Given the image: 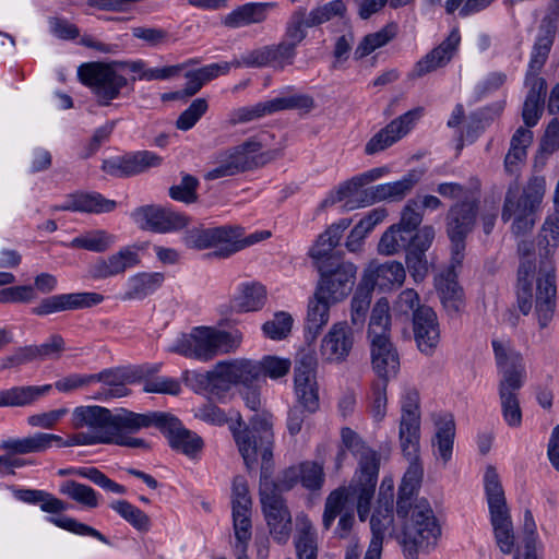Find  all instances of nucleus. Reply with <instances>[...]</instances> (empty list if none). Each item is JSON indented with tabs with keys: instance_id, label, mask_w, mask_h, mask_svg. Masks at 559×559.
<instances>
[{
	"instance_id": "1",
	"label": "nucleus",
	"mask_w": 559,
	"mask_h": 559,
	"mask_svg": "<svg viewBox=\"0 0 559 559\" xmlns=\"http://www.w3.org/2000/svg\"><path fill=\"white\" fill-rule=\"evenodd\" d=\"M197 59H189L186 62L165 66L162 68H147L142 60L136 61H111V62H86L79 67L78 75L80 81L91 88L93 94L105 100L118 98L129 81L119 71L129 70L135 75L132 81L145 80H168L178 76L182 71L186 79L185 86L180 90L163 93L160 102L188 103L205 84L229 71V64L212 63L198 69H190L198 64Z\"/></svg>"
},
{
	"instance_id": "2",
	"label": "nucleus",
	"mask_w": 559,
	"mask_h": 559,
	"mask_svg": "<svg viewBox=\"0 0 559 559\" xmlns=\"http://www.w3.org/2000/svg\"><path fill=\"white\" fill-rule=\"evenodd\" d=\"M341 437L345 448L357 459L358 467L347 487H338L325 499L322 525L329 531L335 519L340 516L334 535L338 538H347L355 524L354 509L348 504L349 498L357 500L359 520L365 522L374 497L381 459L380 454L367 445L353 429L343 428Z\"/></svg>"
},
{
	"instance_id": "3",
	"label": "nucleus",
	"mask_w": 559,
	"mask_h": 559,
	"mask_svg": "<svg viewBox=\"0 0 559 559\" xmlns=\"http://www.w3.org/2000/svg\"><path fill=\"white\" fill-rule=\"evenodd\" d=\"M162 418V416H158V412L139 414L127 408H118L112 412L98 405L79 406L72 412L71 425L74 429L86 427L87 431L71 435L64 444H118L146 450L150 445L144 439L126 437L123 433H135L140 429L148 427L158 429Z\"/></svg>"
},
{
	"instance_id": "4",
	"label": "nucleus",
	"mask_w": 559,
	"mask_h": 559,
	"mask_svg": "<svg viewBox=\"0 0 559 559\" xmlns=\"http://www.w3.org/2000/svg\"><path fill=\"white\" fill-rule=\"evenodd\" d=\"M492 348L498 368L502 372L499 383V396L502 415L510 427H519L522 423V411L516 391L523 385L525 368L522 355L498 340L492 341Z\"/></svg>"
},
{
	"instance_id": "5",
	"label": "nucleus",
	"mask_w": 559,
	"mask_h": 559,
	"mask_svg": "<svg viewBox=\"0 0 559 559\" xmlns=\"http://www.w3.org/2000/svg\"><path fill=\"white\" fill-rule=\"evenodd\" d=\"M270 231H262L245 237L243 228L237 225H223L211 228L194 227L185 231L182 242L187 248L195 250L214 248L215 250L211 253L213 257L226 259L270 237Z\"/></svg>"
},
{
	"instance_id": "6",
	"label": "nucleus",
	"mask_w": 559,
	"mask_h": 559,
	"mask_svg": "<svg viewBox=\"0 0 559 559\" xmlns=\"http://www.w3.org/2000/svg\"><path fill=\"white\" fill-rule=\"evenodd\" d=\"M242 343V333L199 326L182 334L169 348L170 352L201 361L212 360L219 354L235 353Z\"/></svg>"
},
{
	"instance_id": "7",
	"label": "nucleus",
	"mask_w": 559,
	"mask_h": 559,
	"mask_svg": "<svg viewBox=\"0 0 559 559\" xmlns=\"http://www.w3.org/2000/svg\"><path fill=\"white\" fill-rule=\"evenodd\" d=\"M545 179L543 177L532 178L523 194L519 198L520 187L518 182L509 186L506 193L501 218L508 222L514 216L512 233L522 236L530 233L535 225V212L545 193Z\"/></svg>"
},
{
	"instance_id": "8",
	"label": "nucleus",
	"mask_w": 559,
	"mask_h": 559,
	"mask_svg": "<svg viewBox=\"0 0 559 559\" xmlns=\"http://www.w3.org/2000/svg\"><path fill=\"white\" fill-rule=\"evenodd\" d=\"M231 430L247 468H253L259 457L262 460V469L269 468L273 457L274 441L271 423L255 415L250 426H246L239 417L237 427H231Z\"/></svg>"
},
{
	"instance_id": "9",
	"label": "nucleus",
	"mask_w": 559,
	"mask_h": 559,
	"mask_svg": "<svg viewBox=\"0 0 559 559\" xmlns=\"http://www.w3.org/2000/svg\"><path fill=\"white\" fill-rule=\"evenodd\" d=\"M484 484L496 543L502 554L509 555L514 550L515 535L504 490L492 465L486 468Z\"/></svg>"
},
{
	"instance_id": "10",
	"label": "nucleus",
	"mask_w": 559,
	"mask_h": 559,
	"mask_svg": "<svg viewBox=\"0 0 559 559\" xmlns=\"http://www.w3.org/2000/svg\"><path fill=\"white\" fill-rule=\"evenodd\" d=\"M441 530L427 502L413 507L411 519L404 523L403 546L407 559H416L419 550L436 544Z\"/></svg>"
},
{
	"instance_id": "11",
	"label": "nucleus",
	"mask_w": 559,
	"mask_h": 559,
	"mask_svg": "<svg viewBox=\"0 0 559 559\" xmlns=\"http://www.w3.org/2000/svg\"><path fill=\"white\" fill-rule=\"evenodd\" d=\"M258 361L239 358L217 362L206 372L207 386L212 394H224L231 385L242 388L254 384L260 380Z\"/></svg>"
},
{
	"instance_id": "12",
	"label": "nucleus",
	"mask_w": 559,
	"mask_h": 559,
	"mask_svg": "<svg viewBox=\"0 0 559 559\" xmlns=\"http://www.w3.org/2000/svg\"><path fill=\"white\" fill-rule=\"evenodd\" d=\"M478 215V201L464 199L457 201L447 212L445 231L451 241L453 261L462 263L465 250V239L475 227Z\"/></svg>"
},
{
	"instance_id": "13",
	"label": "nucleus",
	"mask_w": 559,
	"mask_h": 559,
	"mask_svg": "<svg viewBox=\"0 0 559 559\" xmlns=\"http://www.w3.org/2000/svg\"><path fill=\"white\" fill-rule=\"evenodd\" d=\"M260 502L271 536L277 544H286L293 530L292 514L285 499L267 478L260 481Z\"/></svg>"
},
{
	"instance_id": "14",
	"label": "nucleus",
	"mask_w": 559,
	"mask_h": 559,
	"mask_svg": "<svg viewBox=\"0 0 559 559\" xmlns=\"http://www.w3.org/2000/svg\"><path fill=\"white\" fill-rule=\"evenodd\" d=\"M318 359L316 350L310 346L298 350L295 358V391L309 413L319 408V391L317 383Z\"/></svg>"
},
{
	"instance_id": "15",
	"label": "nucleus",
	"mask_w": 559,
	"mask_h": 559,
	"mask_svg": "<svg viewBox=\"0 0 559 559\" xmlns=\"http://www.w3.org/2000/svg\"><path fill=\"white\" fill-rule=\"evenodd\" d=\"M346 5L343 0H333L307 13L305 8L295 10L285 27L284 39L299 45L307 36L306 28L319 26L334 16H343Z\"/></svg>"
},
{
	"instance_id": "16",
	"label": "nucleus",
	"mask_w": 559,
	"mask_h": 559,
	"mask_svg": "<svg viewBox=\"0 0 559 559\" xmlns=\"http://www.w3.org/2000/svg\"><path fill=\"white\" fill-rule=\"evenodd\" d=\"M318 271L321 277L316 288L317 296L337 304L352 292L357 273V267L352 262L326 263L325 269Z\"/></svg>"
},
{
	"instance_id": "17",
	"label": "nucleus",
	"mask_w": 559,
	"mask_h": 559,
	"mask_svg": "<svg viewBox=\"0 0 559 559\" xmlns=\"http://www.w3.org/2000/svg\"><path fill=\"white\" fill-rule=\"evenodd\" d=\"M131 218L140 229L157 234L178 231L186 228L190 223V217L183 213L156 204L136 207L132 211Z\"/></svg>"
},
{
	"instance_id": "18",
	"label": "nucleus",
	"mask_w": 559,
	"mask_h": 559,
	"mask_svg": "<svg viewBox=\"0 0 559 559\" xmlns=\"http://www.w3.org/2000/svg\"><path fill=\"white\" fill-rule=\"evenodd\" d=\"M518 252L521 257L516 284L518 306L523 314H527L533 305L534 284L537 283L538 265L535 259L532 258L534 253L532 242L526 240L520 241Z\"/></svg>"
},
{
	"instance_id": "19",
	"label": "nucleus",
	"mask_w": 559,
	"mask_h": 559,
	"mask_svg": "<svg viewBox=\"0 0 559 559\" xmlns=\"http://www.w3.org/2000/svg\"><path fill=\"white\" fill-rule=\"evenodd\" d=\"M233 520L235 537L240 546L241 554H245L247 543L251 538V498L247 481L243 477L237 476L233 483Z\"/></svg>"
},
{
	"instance_id": "20",
	"label": "nucleus",
	"mask_w": 559,
	"mask_h": 559,
	"mask_svg": "<svg viewBox=\"0 0 559 559\" xmlns=\"http://www.w3.org/2000/svg\"><path fill=\"white\" fill-rule=\"evenodd\" d=\"M419 395L415 390L405 393L402 401L400 441L404 455H414L419 450Z\"/></svg>"
},
{
	"instance_id": "21",
	"label": "nucleus",
	"mask_w": 559,
	"mask_h": 559,
	"mask_svg": "<svg viewBox=\"0 0 559 559\" xmlns=\"http://www.w3.org/2000/svg\"><path fill=\"white\" fill-rule=\"evenodd\" d=\"M162 164V157L150 151H139L104 159L102 170L115 178H128Z\"/></svg>"
},
{
	"instance_id": "22",
	"label": "nucleus",
	"mask_w": 559,
	"mask_h": 559,
	"mask_svg": "<svg viewBox=\"0 0 559 559\" xmlns=\"http://www.w3.org/2000/svg\"><path fill=\"white\" fill-rule=\"evenodd\" d=\"M162 423L158 429L167 437L170 447L194 459L203 449V440L195 432L186 429L180 420L169 413L158 412Z\"/></svg>"
},
{
	"instance_id": "23",
	"label": "nucleus",
	"mask_w": 559,
	"mask_h": 559,
	"mask_svg": "<svg viewBox=\"0 0 559 559\" xmlns=\"http://www.w3.org/2000/svg\"><path fill=\"white\" fill-rule=\"evenodd\" d=\"M423 116L420 107H415L390 122L385 128L377 132L366 144L365 153L374 155L393 145L402 136L407 134L417 120Z\"/></svg>"
},
{
	"instance_id": "24",
	"label": "nucleus",
	"mask_w": 559,
	"mask_h": 559,
	"mask_svg": "<svg viewBox=\"0 0 559 559\" xmlns=\"http://www.w3.org/2000/svg\"><path fill=\"white\" fill-rule=\"evenodd\" d=\"M140 262L138 252L132 247H124L107 258H97L88 265L86 276L94 281L107 280L123 274Z\"/></svg>"
},
{
	"instance_id": "25",
	"label": "nucleus",
	"mask_w": 559,
	"mask_h": 559,
	"mask_svg": "<svg viewBox=\"0 0 559 559\" xmlns=\"http://www.w3.org/2000/svg\"><path fill=\"white\" fill-rule=\"evenodd\" d=\"M555 266L544 262L538 271L536 286V313L540 329L550 322L556 306V274Z\"/></svg>"
},
{
	"instance_id": "26",
	"label": "nucleus",
	"mask_w": 559,
	"mask_h": 559,
	"mask_svg": "<svg viewBox=\"0 0 559 559\" xmlns=\"http://www.w3.org/2000/svg\"><path fill=\"white\" fill-rule=\"evenodd\" d=\"M350 223V219L343 218L329 226L324 233L319 235L316 243L309 251V255L317 269H325L326 263L343 261L342 254L334 252V249L340 243L344 230L349 227Z\"/></svg>"
},
{
	"instance_id": "27",
	"label": "nucleus",
	"mask_w": 559,
	"mask_h": 559,
	"mask_svg": "<svg viewBox=\"0 0 559 559\" xmlns=\"http://www.w3.org/2000/svg\"><path fill=\"white\" fill-rule=\"evenodd\" d=\"M413 331L418 349L425 355H431L440 338L437 314L431 307H417L413 317Z\"/></svg>"
},
{
	"instance_id": "28",
	"label": "nucleus",
	"mask_w": 559,
	"mask_h": 559,
	"mask_svg": "<svg viewBox=\"0 0 559 559\" xmlns=\"http://www.w3.org/2000/svg\"><path fill=\"white\" fill-rule=\"evenodd\" d=\"M104 300V296L97 293H71L53 295L44 298L32 312L36 316H47L55 312L90 308Z\"/></svg>"
},
{
	"instance_id": "29",
	"label": "nucleus",
	"mask_w": 559,
	"mask_h": 559,
	"mask_svg": "<svg viewBox=\"0 0 559 559\" xmlns=\"http://www.w3.org/2000/svg\"><path fill=\"white\" fill-rule=\"evenodd\" d=\"M371 365L379 380L389 381L400 370L399 353L391 342L390 336L369 340Z\"/></svg>"
},
{
	"instance_id": "30",
	"label": "nucleus",
	"mask_w": 559,
	"mask_h": 559,
	"mask_svg": "<svg viewBox=\"0 0 559 559\" xmlns=\"http://www.w3.org/2000/svg\"><path fill=\"white\" fill-rule=\"evenodd\" d=\"M433 238V227L424 226L417 230L413 241L406 248V265L415 282L423 281L428 274L426 251L430 248Z\"/></svg>"
},
{
	"instance_id": "31",
	"label": "nucleus",
	"mask_w": 559,
	"mask_h": 559,
	"mask_svg": "<svg viewBox=\"0 0 559 559\" xmlns=\"http://www.w3.org/2000/svg\"><path fill=\"white\" fill-rule=\"evenodd\" d=\"M353 345L352 329L344 322L335 323L322 340L321 356L328 362H343L349 355Z\"/></svg>"
},
{
	"instance_id": "32",
	"label": "nucleus",
	"mask_w": 559,
	"mask_h": 559,
	"mask_svg": "<svg viewBox=\"0 0 559 559\" xmlns=\"http://www.w3.org/2000/svg\"><path fill=\"white\" fill-rule=\"evenodd\" d=\"M405 269L401 262L388 261L385 263L371 262L365 270L361 282L371 288L390 289L401 286L405 281Z\"/></svg>"
},
{
	"instance_id": "33",
	"label": "nucleus",
	"mask_w": 559,
	"mask_h": 559,
	"mask_svg": "<svg viewBox=\"0 0 559 559\" xmlns=\"http://www.w3.org/2000/svg\"><path fill=\"white\" fill-rule=\"evenodd\" d=\"M459 265L452 258L451 266L435 278L439 298L450 316L457 314L464 306L463 289L459 285L454 272L455 266Z\"/></svg>"
},
{
	"instance_id": "34",
	"label": "nucleus",
	"mask_w": 559,
	"mask_h": 559,
	"mask_svg": "<svg viewBox=\"0 0 559 559\" xmlns=\"http://www.w3.org/2000/svg\"><path fill=\"white\" fill-rule=\"evenodd\" d=\"M461 40L457 29H453L449 36L435 49L420 59L413 70V76H424L425 74L444 67L452 58Z\"/></svg>"
},
{
	"instance_id": "35",
	"label": "nucleus",
	"mask_w": 559,
	"mask_h": 559,
	"mask_svg": "<svg viewBox=\"0 0 559 559\" xmlns=\"http://www.w3.org/2000/svg\"><path fill=\"white\" fill-rule=\"evenodd\" d=\"M419 179L420 175L417 171L412 170L401 180L370 187L366 194V202L376 203L381 201H401L413 190Z\"/></svg>"
},
{
	"instance_id": "36",
	"label": "nucleus",
	"mask_w": 559,
	"mask_h": 559,
	"mask_svg": "<svg viewBox=\"0 0 559 559\" xmlns=\"http://www.w3.org/2000/svg\"><path fill=\"white\" fill-rule=\"evenodd\" d=\"M275 7V2H249L225 15L222 24L227 28H240L251 24H260L266 20L269 11Z\"/></svg>"
},
{
	"instance_id": "37",
	"label": "nucleus",
	"mask_w": 559,
	"mask_h": 559,
	"mask_svg": "<svg viewBox=\"0 0 559 559\" xmlns=\"http://www.w3.org/2000/svg\"><path fill=\"white\" fill-rule=\"evenodd\" d=\"M117 207L115 200L106 199L100 193H75L61 205H55L52 211H72L87 213H108Z\"/></svg>"
},
{
	"instance_id": "38",
	"label": "nucleus",
	"mask_w": 559,
	"mask_h": 559,
	"mask_svg": "<svg viewBox=\"0 0 559 559\" xmlns=\"http://www.w3.org/2000/svg\"><path fill=\"white\" fill-rule=\"evenodd\" d=\"M60 436L46 432H36L22 439H10L3 442L2 448L14 454H28L45 452L56 442L58 447H67Z\"/></svg>"
},
{
	"instance_id": "39",
	"label": "nucleus",
	"mask_w": 559,
	"mask_h": 559,
	"mask_svg": "<svg viewBox=\"0 0 559 559\" xmlns=\"http://www.w3.org/2000/svg\"><path fill=\"white\" fill-rule=\"evenodd\" d=\"M381 492L379 497L380 507L374 511L370 519V527L372 537L367 551H374L377 555H381L383 538L386 530L393 523V513H392V493H390L389 498H381Z\"/></svg>"
},
{
	"instance_id": "40",
	"label": "nucleus",
	"mask_w": 559,
	"mask_h": 559,
	"mask_svg": "<svg viewBox=\"0 0 559 559\" xmlns=\"http://www.w3.org/2000/svg\"><path fill=\"white\" fill-rule=\"evenodd\" d=\"M51 390L50 384L21 385L0 391V407H25L37 402Z\"/></svg>"
},
{
	"instance_id": "41",
	"label": "nucleus",
	"mask_w": 559,
	"mask_h": 559,
	"mask_svg": "<svg viewBox=\"0 0 559 559\" xmlns=\"http://www.w3.org/2000/svg\"><path fill=\"white\" fill-rule=\"evenodd\" d=\"M165 275L160 272H142L128 278V289L122 295V300H143L157 290L164 283Z\"/></svg>"
},
{
	"instance_id": "42",
	"label": "nucleus",
	"mask_w": 559,
	"mask_h": 559,
	"mask_svg": "<svg viewBox=\"0 0 559 559\" xmlns=\"http://www.w3.org/2000/svg\"><path fill=\"white\" fill-rule=\"evenodd\" d=\"M335 302H330L326 298L314 296L310 299L308 305V313L305 325V337L307 342H313L323 326L326 325L330 318V307Z\"/></svg>"
},
{
	"instance_id": "43",
	"label": "nucleus",
	"mask_w": 559,
	"mask_h": 559,
	"mask_svg": "<svg viewBox=\"0 0 559 559\" xmlns=\"http://www.w3.org/2000/svg\"><path fill=\"white\" fill-rule=\"evenodd\" d=\"M533 142V132L520 127L511 138L510 148L504 158V169L508 174L514 175L519 171L527 156V147Z\"/></svg>"
},
{
	"instance_id": "44",
	"label": "nucleus",
	"mask_w": 559,
	"mask_h": 559,
	"mask_svg": "<svg viewBox=\"0 0 559 559\" xmlns=\"http://www.w3.org/2000/svg\"><path fill=\"white\" fill-rule=\"evenodd\" d=\"M385 173V167H378L343 182L335 191L331 192L322 201L321 207H326L345 200V198L348 197L353 191H356L364 186L381 178Z\"/></svg>"
},
{
	"instance_id": "45",
	"label": "nucleus",
	"mask_w": 559,
	"mask_h": 559,
	"mask_svg": "<svg viewBox=\"0 0 559 559\" xmlns=\"http://www.w3.org/2000/svg\"><path fill=\"white\" fill-rule=\"evenodd\" d=\"M261 148V143L249 140L225 153L234 165L237 164L238 173H242L265 163L263 155L260 154Z\"/></svg>"
},
{
	"instance_id": "46",
	"label": "nucleus",
	"mask_w": 559,
	"mask_h": 559,
	"mask_svg": "<svg viewBox=\"0 0 559 559\" xmlns=\"http://www.w3.org/2000/svg\"><path fill=\"white\" fill-rule=\"evenodd\" d=\"M437 432L432 439V445L437 447L435 452L443 463H448L452 456L455 437V421L451 414L444 415L437 423Z\"/></svg>"
},
{
	"instance_id": "47",
	"label": "nucleus",
	"mask_w": 559,
	"mask_h": 559,
	"mask_svg": "<svg viewBox=\"0 0 559 559\" xmlns=\"http://www.w3.org/2000/svg\"><path fill=\"white\" fill-rule=\"evenodd\" d=\"M265 299L264 286L260 284L243 285L240 294L230 300L229 309L235 312L257 311L264 306Z\"/></svg>"
},
{
	"instance_id": "48",
	"label": "nucleus",
	"mask_w": 559,
	"mask_h": 559,
	"mask_svg": "<svg viewBox=\"0 0 559 559\" xmlns=\"http://www.w3.org/2000/svg\"><path fill=\"white\" fill-rule=\"evenodd\" d=\"M294 545L298 559H318L317 531L308 519L299 522Z\"/></svg>"
},
{
	"instance_id": "49",
	"label": "nucleus",
	"mask_w": 559,
	"mask_h": 559,
	"mask_svg": "<svg viewBox=\"0 0 559 559\" xmlns=\"http://www.w3.org/2000/svg\"><path fill=\"white\" fill-rule=\"evenodd\" d=\"M559 242V217L548 218L544 225L540 234L538 235V271L544 262H549L555 266L551 259Z\"/></svg>"
},
{
	"instance_id": "50",
	"label": "nucleus",
	"mask_w": 559,
	"mask_h": 559,
	"mask_svg": "<svg viewBox=\"0 0 559 559\" xmlns=\"http://www.w3.org/2000/svg\"><path fill=\"white\" fill-rule=\"evenodd\" d=\"M15 498L26 503H40V510L47 513H61L68 509V504L51 493L38 489H17Z\"/></svg>"
},
{
	"instance_id": "51",
	"label": "nucleus",
	"mask_w": 559,
	"mask_h": 559,
	"mask_svg": "<svg viewBox=\"0 0 559 559\" xmlns=\"http://www.w3.org/2000/svg\"><path fill=\"white\" fill-rule=\"evenodd\" d=\"M414 235L404 231L401 226L392 225L380 238L378 251L383 255H393L406 248L413 241Z\"/></svg>"
},
{
	"instance_id": "52",
	"label": "nucleus",
	"mask_w": 559,
	"mask_h": 559,
	"mask_svg": "<svg viewBox=\"0 0 559 559\" xmlns=\"http://www.w3.org/2000/svg\"><path fill=\"white\" fill-rule=\"evenodd\" d=\"M109 507L136 531L144 533L150 531V516L129 501L115 500Z\"/></svg>"
},
{
	"instance_id": "53",
	"label": "nucleus",
	"mask_w": 559,
	"mask_h": 559,
	"mask_svg": "<svg viewBox=\"0 0 559 559\" xmlns=\"http://www.w3.org/2000/svg\"><path fill=\"white\" fill-rule=\"evenodd\" d=\"M396 32L397 25L395 23H389L380 31L366 35L358 44L355 50V57L357 59H361L371 53L377 48L386 45L395 37Z\"/></svg>"
},
{
	"instance_id": "54",
	"label": "nucleus",
	"mask_w": 559,
	"mask_h": 559,
	"mask_svg": "<svg viewBox=\"0 0 559 559\" xmlns=\"http://www.w3.org/2000/svg\"><path fill=\"white\" fill-rule=\"evenodd\" d=\"M390 306L386 298H380L372 308L368 338L390 336Z\"/></svg>"
},
{
	"instance_id": "55",
	"label": "nucleus",
	"mask_w": 559,
	"mask_h": 559,
	"mask_svg": "<svg viewBox=\"0 0 559 559\" xmlns=\"http://www.w3.org/2000/svg\"><path fill=\"white\" fill-rule=\"evenodd\" d=\"M60 492L79 504L94 509L98 507V495L90 486L75 480H66L60 486Z\"/></svg>"
},
{
	"instance_id": "56",
	"label": "nucleus",
	"mask_w": 559,
	"mask_h": 559,
	"mask_svg": "<svg viewBox=\"0 0 559 559\" xmlns=\"http://www.w3.org/2000/svg\"><path fill=\"white\" fill-rule=\"evenodd\" d=\"M115 242V236L103 229L88 231L71 241V247L102 253Z\"/></svg>"
},
{
	"instance_id": "57",
	"label": "nucleus",
	"mask_w": 559,
	"mask_h": 559,
	"mask_svg": "<svg viewBox=\"0 0 559 559\" xmlns=\"http://www.w3.org/2000/svg\"><path fill=\"white\" fill-rule=\"evenodd\" d=\"M371 296V288L360 281L350 304V318L354 325L361 326L364 324L370 307Z\"/></svg>"
},
{
	"instance_id": "58",
	"label": "nucleus",
	"mask_w": 559,
	"mask_h": 559,
	"mask_svg": "<svg viewBox=\"0 0 559 559\" xmlns=\"http://www.w3.org/2000/svg\"><path fill=\"white\" fill-rule=\"evenodd\" d=\"M199 180L197 177L185 174L179 185H174L169 188V197L186 204H192L198 201L197 189Z\"/></svg>"
},
{
	"instance_id": "59",
	"label": "nucleus",
	"mask_w": 559,
	"mask_h": 559,
	"mask_svg": "<svg viewBox=\"0 0 559 559\" xmlns=\"http://www.w3.org/2000/svg\"><path fill=\"white\" fill-rule=\"evenodd\" d=\"M49 521L52 524H55L56 526H58L62 530L69 531L73 534L92 536V537L100 540L102 543L110 544L108 538L104 534H102L99 531H97L96 528H94L87 524L79 522L78 520H75L73 518H69V516L50 518Z\"/></svg>"
},
{
	"instance_id": "60",
	"label": "nucleus",
	"mask_w": 559,
	"mask_h": 559,
	"mask_svg": "<svg viewBox=\"0 0 559 559\" xmlns=\"http://www.w3.org/2000/svg\"><path fill=\"white\" fill-rule=\"evenodd\" d=\"M293 325V318L287 312H277L272 320L262 325L264 335L271 340H282L287 337Z\"/></svg>"
},
{
	"instance_id": "61",
	"label": "nucleus",
	"mask_w": 559,
	"mask_h": 559,
	"mask_svg": "<svg viewBox=\"0 0 559 559\" xmlns=\"http://www.w3.org/2000/svg\"><path fill=\"white\" fill-rule=\"evenodd\" d=\"M73 474L83 478H87L103 489L118 495H123L127 491L124 486L111 480L96 467H80L74 469Z\"/></svg>"
},
{
	"instance_id": "62",
	"label": "nucleus",
	"mask_w": 559,
	"mask_h": 559,
	"mask_svg": "<svg viewBox=\"0 0 559 559\" xmlns=\"http://www.w3.org/2000/svg\"><path fill=\"white\" fill-rule=\"evenodd\" d=\"M552 43V35H544L537 38L536 43L533 46V51L526 74L538 75V72L542 70L548 58Z\"/></svg>"
},
{
	"instance_id": "63",
	"label": "nucleus",
	"mask_w": 559,
	"mask_h": 559,
	"mask_svg": "<svg viewBox=\"0 0 559 559\" xmlns=\"http://www.w3.org/2000/svg\"><path fill=\"white\" fill-rule=\"evenodd\" d=\"M260 366L259 378L270 377L271 379H278L286 376L290 370V360L280 358L276 356H265L262 360L258 361Z\"/></svg>"
},
{
	"instance_id": "64",
	"label": "nucleus",
	"mask_w": 559,
	"mask_h": 559,
	"mask_svg": "<svg viewBox=\"0 0 559 559\" xmlns=\"http://www.w3.org/2000/svg\"><path fill=\"white\" fill-rule=\"evenodd\" d=\"M421 222L423 212L420 211L419 199H409L402 211L401 221L396 225L409 235H414L413 233Z\"/></svg>"
}]
</instances>
